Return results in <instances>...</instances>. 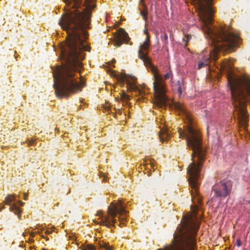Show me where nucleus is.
<instances>
[{
  "instance_id": "nucleus-18",
  "label": "nucleus",
  "mask_w": 250,
  "mask_h": 250,
  "mask_svg": "<svg viewBox=\"0 0 250 250\" xmlns=\"http://www.w3.org/2000/svg\"><path fill=\"white\" fill-rule=\"evenodd\" d=\"M121 98L123 101H127L130 100V97L127 95L124 91H123L121 94Z\"/></svg>"
},
{
  "instance_id": "nucleus-33",
  "label": "nucleus",
  "mask_w": 250,
  "mask_h": 250,
  "mask_svg": "<svg viewBox=\"0 0 250 250\" xmlns=\"http://www.w3.org/2000/svg\"><path fill=\"white\" fill-rule=\"evenodd\" d=\"M102 211H98V215H100V213H101Z\"/></svg>"
},
{
  "instance_id": "nucleus-34",
  "label": "nucleus",
  "mask_w": 250,
  "mask_h": 250,
  "mask_svg": "<svg viewBox=\"0 0 250 250\" xmlns=\"http://www.w3.org/2000/svg\"><path fill=\"white\" fill-rule=\"evenodd\" d=\"M137 101H141V98H139L137 99Z\"/></svg>"
},
{
  "instance_id": "nucleus-25",
  "label": "nucleus",
  "mask_w": 250,
  "mask_h": 250,
  "mask_svg": "<svg viewBox=\"0 0 250 250\" xmlns=\"http://www.w3.org/2000/svg\"><path fill=\"white\" fill-rule=\"evenodd\" d=\"M149 35H146V40L144 41V42H149Z\"/></svg>"
},
{
  "instance_id": "nucleus-1",
  "label": "nucleus",
  "mask_w": 250,
  "mask_h": 250,
  "mask_svg": "<svg viewBox=\"0 0 250 250\" xmlns=\"http://www.w3.org/2000/svg\"><path fill=\"white\" fill-rule=\"evenodd\" d=\"M65 3V12L59 21L62 29L67 36L64 42L60 43L62 65L52 68L56 96L68 97L81 91L85 82L78 81L75 73H80L82 67L81 61L84 59V51H90V47L85 44L88 38L87 30L90 29L92 10L96 7V0H62Z\"/></svg>"
},
{
  "instance_id": "nucleus-4",
  "label": "nucleus",
  "mask_w": 250,
  "mask_h": 250,
  "mask_svg": "<svg viewBox=\"0 0 250 250\" xmlns=\"http://www.w3.org/2000/svg\"><path fill=\"white\" fill-rule=\"evenodd\" d=\"M231 98L234 104L233 117L244 129L248 126L249 114L247 103L250 100V79L247 77H235L229 74L228 76Z\"/></svg>"
},
{
  "instance_id": "nucleus-23",
  "label": "nucleus",
  "mask_w": 250,
  "mask_h": 250,
  "mask_svg": "<svg viewBox=\"0 0 250 250\" xmlns=\"http://www.w3.org/2000/svg\"><path fill=\"white\" fill-rule=\"evenodd\" d=\"M100 176L101 177H104L103 181L106 182L107 181L106 177L104 176V173H101L100 174Z\"/></svg>"
},
{
  "instance_id": "nucleus-11",
  "label": "nucleus",
  "mask_w": 250,
  "mask_h": 250,
  "mask_svg": "<svg viewBox=\"0 0 250 250\" xmlns=\"http://www.w3.org/2000/svg\"><path fill=\"white\" fill-rule=\"evenodd\" d=\"M159 136L162 143L167 141V139L170 136L168 125L165 124L164 126L161 128L159 132Z\"/></svg>"
},
{
  "instance_id": "nucleus-3",
  "label": "nucleus",
  "mask_w": 250,
  "mask_h": 250,
  "mask_svg": "<svg viewBox=\"0 0 250 250\" xmlns=\"http://www.w3.org/2000/svg\"><path fill=\"white\" fill-rule=\"evenodd\" d=\"M179 138L187 141V145L192 150V162L188 168V173L189 175V184L192 188V198L198 196V180L203 162L205 159L206 152L202 147V140L199 132L191 126H188L184 130L178 129ZM192 200L193 199H192Z\"/></svg>"
},
{
  "instance_id": "nucleus-6",
  "label": "nucleus",
  "mask_w": 250,
  "mask_h": 250,
  "mask_svg": "<svg viewBox=\"0 0 250 250\" xmlns=\"http://www.w3.org/2000/svg\"><path fill=\"white\" fill-rule=\"evenodd\" d=\"M149 45V43L144 42L138 50L139 58L142 60L146 65L148 64L150 66L154 79L153 90L155 98V104L159 107H163L167 105L168 99L166 94L167 92L166 84L162 75L159 74L157 67L151 63L147 54L143 52L147 51Z\"/></svg>"
},
{
  "instance_id": "nucleus-24",
  "label": "nucleus",
  "mask_w": 250,
  "mask_h": 250,
  "mask_svg": "<svg viewBox=\"0 0 250 250\" xmlns=\"http://www.w3.org/2000/svg\"><path fill=\"white\" fill-rule=\"evenodd\" d=\"M186 38H187V42H188L189 41L190 39L191 38V35H187L186 36Z\"/></svg>"
},
{
  "instance_id": "nucleus-5",
  "label": "nucleus",
  "mask_w": 250,
  "mask_h": 250,
  "mask_svg": "<svg viewBox=\"0 0 250 250\" xmlns=\"http://www.w3.org/2000/svg\"><path fill=\"white\" fill-rule=\"evenodd\" d=\"M199 226L198 219L195 216L187 215L182 224L177 228L174 234V239L177 246L166 250H194L196 246V235Z\"/></svg>"
},
{
  "instance_id": "nucleus-2",
  "label": "nucleus",
  "mask_w": 250,
  "mask_h": 250,
  "mask_svg": "<svg viewBox=\"0 0 250 250\" xmlns=\"http://www.w3.org/2000/svg\"><path fill=\"white\" fill-rule=\"evenodd\" d=\"M212 2L213 0H191V3L198 11L202 24V29L213 46L208 56L204 57L199 62L198 69L208 66L212 61L217 60L220 52L228 53L235 51L241 41L240 37L233 33L229 27H218L212 25Z\"/></svg>"
},
{
  "instance_id": "nucleus-28",
  "label": "nucleus",
  "mask_w": 250,
  "mask_h": 250,
  "mask_svg": "<svg viewBox=\"0 0 250 250\" xmlns=\"http://www.w3.org/2000/svg\"><path fill=\"white\" fill-rule=\"evenodd\" d=\"M145 0H140V3H141L143 4V6L146 8V5L144 3Z\"/></svg>"
},
{
  "instance_id": "nucleus-16",
  "label": "nucleus",
  "mask_w": 250,
  "mask_h": 250,
  "mask_svg": "<svg viewBox=\"0 0 250 250\" xmlns=\"http://www.w3.org/2000/svg\"><path fill=\"white\" fill-rule=\"evenodd\" d=\"M161 40L165 45H166L168 42V36L166 32H163L161 37Z\"/></svg>"
},
{
  "instance_id": "nucleus-27",
  "label": "nucleus",
  "mask_w": 250,
  "mask_h": 250,
  "mask_svg": "<svg viewBox=\"0 0 250 250\" xmlns=\"http://www.w3.org/2000/svg\"><path fill=\"white\" fill-rule=\"evenodd\" d=\"M28 194L27 193H24L23 195V199L25 200H27Z\"/></svg>"
},
{
  "instance_id": "nucleus-12",
  "label": "nucleus",
  "mask_w": 250,
  "mask_h": 250,
  "mask_svg": "<svg viewBox=\"0 0 250 250\" xmlns=\"http://www.w3.org/2000/svg\"><path fill=\"white\" fill-rule=\"evenodd\" d=\"M99 250H112V247L108 244L103 241H100L98 244Z\"/></svg>"
},
{
  "instance_id": "nucleus-29",
  "label": "nucleus",
  "mask_w": 250,
  "mask_h": 250,
  "mask_svg": "<svg viewBox=\"0 0 250 250\" xmlns=\"http://www.w3.org/2000/svg\"><path fill=\"white\" fill-rule=\"evenodd\" d=\"M144 33L146 35H149L148 34V31L146 29H145L144 30Z\"/></svg>"
},
{
  "instance_id": "nucleus-8",
  "label": "nucleus",
  "mask_w": 250,
  "mask_h": 250,
  "mask_svg": "<svg viewBox=\"0 0 250 250\" xmlns=\"http://www.w3.org/2000/svg\"><path fill=\"white\" fill-rule=\"evenodd\" d=\"M108 71H109L111 73V75L116 78L117 80L120 82V85L121 86H123L124 85V82H125L127 84V87L128 90L134 91L136 92L138 95L141 96L142 101L145 102V98L144 97V94L143 91L139 89L138 87L135 84V82L137 80V78L134 76L128 75L125 73H121L120 74H116L115 72L113 70H111L109 69H108Z\"/></svg>"
},
{
  "instance_id": "nucleus-31",
  "label": "nucleus",
  "mask_w": 250,
  "mask_h": 250,
  "mask_svg": "<svg viewBox=\"0 0 250 250\" xmlns=\"http://www.w3.org/2000/svg\"><path fill=\"white\" fill-rule=\"evenodd\" d=\"M4 208V206L2 205L1 207L0 206V210H1L2 209Z\"/></svg>"
},
{
  "instance_id": "nucleus-15",
  "label": "nucleus",
  "mask_w": 250,
  "mask_h": 250,
  "mask_svg": "<svg viewBox=\"0 0 250 250\" xmlns=\"http://www.w3.org/2000/svg\"><path fill=\"white\" fill-rule=\"evenodd\" d=\"M16 195H8L6 196L4 201V204L9 205L11 203L15 200Z\"/></svg>"
},
{
  "instance_id": "nucleus-7",
  "label": "nucleus",
  "mask_w": 250,
  "mask_h": 250,
  "mask_svg": "<svg viewBox=\"0 0 250 250\" xmlns=\"http://www.w3.org/2000/svg\"><path fill=\"white\" fill-rule=\"evenodd\" d=\"M108 215H102V219L100 222L101 225L105 226L107 228H110L114 226L116 222V217L119 215L118 219L120 221L119 225L124 224L128 212L126 210V206L121 200H118L117 203L113 202L110 203V206L108 207Z\"/></svg>"
},
{
  "instance_id": "nucleus-14",
  "label": "nucleus",
  "mask_w": 250,
  "mask_h": 250,
  "mask_svg": "<svg viewBox=\"0 0 250 250\" xmlns=\"http://www.w3.org/2000/svg\"><path fill=\"white\" fill-rule=\"evenodd\" d=\"M9 209L11 211H13L15 214L18 215L19 219L21 218V210L19 208H18L16 204H14L13 206L10 207Z\"/></svg>"
},
{
  "instance_id": "nucleus-35",
  "label": "nucleus",
  "mask_w": 250,
  "mask_h": 250,
  "mask_svg": "<svg viewBox=\"0 0 250 250\" xmlns=\"http://www.w3.org/2000/svg\"><path fill=\"white\" fill-rule=\"evenodd\" d=\"M247 202L250 205V201H248Z\"/></svg>"
},
{
  "instance_id": "nucleus-26",
  "label": "nucleus",
  "mask_w": 250,
  "mask_h": 250,
  "mask_svg": "<svg viewBox=\"0 0 250 250\" xmlns=\"http://www.w3.org/2000/svg\"><path fill=\"white\" fill-rule=\"evenodd\" d=\"M237 245L238 247H240L241 245V242L240 240L238 239L236 240Z\"/></svg>"
},
{
  "instance_id": "nucleus-37",
  "label": "nucleus",
  "mask_w": 250,
  "mask_h": 250,
  "mask_svg": "<svg viewBox=\"0 0 250 250\" xmlns=\"http://www.w3.org/2000/svg\"><path fill=\"white\" fill-rule=\"evenodd\" d=\"M151 167L153 168L154 166L153 165H151Z\"/></svg>"
},
{
  "instance_id": "nucleus-36",
  "label": "nucleus",
  "mask_w": 250,
  "mask_h": 250,
  "mask_svg": "<svg viewBox=\"0 0 250 250\" xmlns=\"http://www.w3.org/2000/svg\"><path fill=\"white\" fill-rule=\"evenodd\" d=\"M115 61H115V60H114V59L112 60V62H115Z\"/></svg>"
},
{
  "instance_id": "nucleus-13",
  "label": "nucleus",
  "mask_w": 250,
  "mask_h": 250,
  "mask_svg": "<svg viewBox=\"0 0 250 250\" xmlns=\"http://www.w3.org/2000/svg\"><path fill=\"white\" fill-rule=\"evenodd\" d=\"M174 106L176 110L183 113L184 114L186 115L187 114V112L184 105L180 103H175Z\"/></svg>"
},
{
  "instance_id": "nucleus-20",
  "label": "nucleus",
  "mask_w": 250,
  "mask_h": 250,
  "mask_svg": "<svg viewBox=\"0 0 250 250\" xmlns=\"http://www.w3.org/2000/svg\"><path fill=\"white\" fill-rule=\"evenodd\" d=\"M176 86L177 87V90L179 94H182L183 92V88L181 86V83L180 81H178L176 83Z\"/></svg>"
},
{
  "instance_id": "nucleus-19",
  "label": "nucleus",
  "mask_w": 250,
  "mask_h": 250,
  "mask_svg": "<svg viewBox=\"0 0 250 250\" xmlns=\"http://www.w3.org/2000/svg\"><path fill=\"white\" fill-rule=\"evenodd\" d=\"M96 246L92 245H88L86 247L83 248L82 250H96Z\"/></svg>"
},
{
  "instance_id": "nucleus-32",
  "label": "nucleus",
  "mask_w": 250,
  "mask_h": 250,
  "mask_svg": "<svg viewBox=\"0 0 250 250\" xmlns=\"http://www.w3.org/2000/svg\"><path fill=\"white\" fill-rule=\"evenodd\" d=\"M50 233V231L49 230L45 231V233H46L47 234H49Z\"/></svg>"
},
{
  "instance_id": "nucleus-17",
  "label": "nucleus",
  "mask_w": 250,
  "mask_h": 250,
  "mask_svg": "<svg viewBox=\"0 0 250 250\" xmlns=\"http://www.w3.org/2000/svg\"><path fill=\"white\" fill-rule=\"evenodd\" d=\"M147 11L146 10V8H145V9L142 10L140 12V14L142 16L143 19L146 21L147 19Z\"/></svg>"
},
{
  "instance_id": "nucleus-21",
  "label": "nucleus",
  "mask_w": 250,
  "mask_h": 250,
  "mask_svg": "<svg viewBox=\"0 0 250 250\" xmlns=\"http://www.w3.org/2000/svg\"><path fill=\"white\" fill-rule=\"evenodd\" d=\"M172 76V74L171 72H169L167 73L166 74L164 75V79L165 80H167L169 78H170Z\"/></svg>"
},
{
  "instance_id": "nucleus-9",
  "label": "nucleus",
  "mask_w": 250,
  "mask_h": 250,
  "mask_svg": "<svg viewBox=\"0 0 250 250\" xmlns=\"http://www.w3.org/2000/svg\"><path fill=\"white\" fill-rule=\"evenodd\" d=\"M232 183L229 180H223L215 183L212 187L213 196L220 200L229 196L232 189Z\"/></svg>"
},
{
  "instance_id": "nucleus-22",
  "label": "nucleus",
  "mask_w": 250,
  "mask_h": 250,
  "mask_svg": "<svg viewBox=\"0 0 250 250\" xmlns=\"http://www.w3.org/2000/svg\"><path fill=\"white\" fill-rule=\"evenodd\" d=\"M35 141V140L33 139H31L30 140L27 139L25 142L28 144V146H30L34 144V142Z\"/></svg>"
},
{
  "instance_id": "nucleus-10",
  "label": "nucleus",
  "mask_w": 250,
  "mask_h": 250,
  "mask_svg": "<svg viewBox=\"0 0 250 250\" xmlns=\"http://www.w3.org/2000/svg\"><path fill=\"white\" fill-rule=\"evenodd\" d=\"M114 45L119 47L124 42L127 43L130 40L127 33L123 28H120L114 36Z\"/></svg>"
},
{
  "instance_id": "nucleus-30",
  "label": "nucleus",
  "mask_w": 250,
  "mask_h": 250,
  "mask_svg": "<svg viewBox=\"0 0 250 250\" xmlns=\"http://www.w3.org/2000/svg\"><path fill=\"white\" fill-rule=\"evenodd\" d=\"M18 202L19 203L20 206H22L24 203L21 201H19Z\"/></svg>"
}]
</instances>
